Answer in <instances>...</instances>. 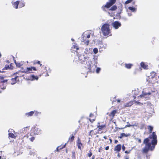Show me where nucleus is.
<instances>
[{
    "instance_id": "58836bf2",
    "label": "nucleus",
    "mask_w": 159,
    "mask_h": 159,
    "mask_svg": "<svg viewBox=\"0 0 159 159\" xmlns=\"http://www.w3.org/2000/svg\"><path fill=\"white\" fill-rule=\"evenodd\" d=\"M122 149L123 151H125V146H124V145H123V146H122Z\"/></svg>"
},
{
    "instance_id": "bf43d9fd",
    "label": "nucleus",
    "mask_w": 159,
    "mask_h": 159,
    "mask_svg": "<svg viewBox=\"0 0 159 159\" xmlns=\"http://www.w3.org/2000/svg\"><path fill=\"white\" fill-rule=\"evenodd\" d=\"M92 159H94V156H93L92 157Z\"/></svg>"
},
{
    "instance_id": "49530a36",
    "label": "nucleus",
    "mask_w": 159,
    "mask_h": 159,
    "mask_svg": "<svg viewBox=\"0 0 159 159\" xmlns=\"http://www.w3.org/2000/svg\"><path fill=\"white\" fill-rule=\"evenodd\" d=\"M9 66H6L4 68V69H8V67Z\"/></svg>"
},
{
    "instance_id": "ea45409f",
    "label": "nucleus",
    "mask_w": 159,
    "mask_h": 159,
    "mask_svg": "<svg viewBox=\"0 0 159 159\" xmlns=\"http://www.w3.org/2000/svg\"><path fill=\"white\" fill-rule=\"evenodd\" d=\"M74 48H75L76 50H78L79 49V48L76 46H74L73 47Z\"/></svg>"
},
{
    "instance_id": "864d4df0",
    "label": "nucleus",
    "mask_w": 159,
    "mask_h": 159,
    "mask_svg": "<svg viewBox=\"0 0 159 159\" xmlns=\"http://www.w3.org/2000/svg\"><path fill=\"white\" fill-rule=\"evenodd\" d=\"M40 61H38L37 62V63H38V64H40V66H41L42 65V64H40Z\"/></svg>"
},
{
    "instance_id": "423d86ee",
    "label": "nucleus",
    "mask_w": 159,
    "mask_h": 159,
    "mask_svg": "<svg viewBox=\"0 0 159 159\" xmlns=\"http://www.w3.org/2000/svg\"><path fill=\"white\" fill-rule=\"evenodd\" d=\"M113 27L116 29H117L121 26V24L118 21H115L112 24Z\"/></svg>"
},
{
    "instance_id": "4c0bfd02",
    "label": "nucleus",
    "mask_w": 159,
    "mask_h": 159,
    "mask_svg": "<svg viewBox=\"0 0 159 159\" xmlns=\"http://www.w3.org/2000/svg\"><path fill=\"white\" fill-rule=\"evenodd\" d=\"M34 137H32L30 138V140L31 141H33L34 140Z\"/></svg>"
},
{
    "instance_id": "393cba45",
    "label": "nucleus",
    "mask_w": 159,
    "mask_h": 159,
    "mask_svg": "<svg viewBox=\"0 0 159 159\" xmlns=\"http://www.w3.org/2000/svg\"><path fill=\"white\" fill-rule=\"evenodd\" d=\"M117 9V7L115 6H113L110 9L111 10L114 11L115 10Z\"/></svg>"
},
{
    "instance_id": "c85d7f7f",
    "label": "nucleus",
    "mask_w": 159,
    "mask_h": 159,
    "mask_svg": "<svg viewBox=\"0 0 159 159\" xmlns=\"http://www.w3.org/2000/svg\"><path fill=\"white\" fill-rule=\"evenodd\" d=\"M82 144L81 143L78 144L77 146H78V148L81 149V146H82Z\"/></svg>"
},
{
    "instance_id": "09e8293b",
    "label": "nucleus",
    "mask_w": 159,
    "mask_h": 159,
    "mask_svg": "<svg viewBox=\"0 0 159 159\" xmlns=\"http://www.w3.org/2000/svg\"><path fill=\"white\" fill-rule=\"evenodd\" d=\"M90 34H88L87 36V38H89L90 37Z\"/></svg>"
},
{
    "instance_id": "7c9ffc66",
    "label": "nucleus",
    "mask_w": 159,
    "mask_h": 159,
    "mask_svg": "<svg viewBox=\"0 0 159 159\" xmlns=\"http://www.w3.org/2000/svg\"><path fill=\"white\" fill-rule=\"evenodd\" d=\"M29 153L30 155H33V156H34L35 152H34L30 151Z\"/></svg>"
},
{
    "instance_id": "f03ea898",
    "label": "nucleus",
    "mask_w": 159,
    "mask_h": 159,
    "mask_svg": "<svg viewBox=\"0 0 159 159\" xmlns=\"http://www.w3.org/2000/svg\"><path fill=\"white\" fill-rule=\"evenodd\" d=\"M110 25L108 24H104L101 27V30L103 35L105 36H111V30L110 28Z\"/></svg>"
},
{
    "instance_id": "f3484780",
    "label": "nucleus",
    "mask_w": 159,
    "mask_h": 159,
    "mask_svg": "<svg viewBox=\"0 0 159 159\" xmlns=\"http://www.w3.org/2000/svg\"><path fill=\"white\" fill-rule=\"evenodd\" d=\"M117 111L116 110H114L112 111L110 114V116H111L113 117L116 113Z\"/></svg>"
},
{
    "instance_id": "69168bd1",
    "label": "nucleus",
    "mask_w": 159,
    "mask_h": 159,
    "mask_svg": "<svg viewBox=\"0 0 159 159\" xmlns=\"http://www.w3.org/2000/svg\"><path fill=\"white\" fill-rule=\"evenodd\" d=\"M95 120V119H93V121H92V122H93V121H94V120Z\"/></svg>"
},
{
    "instance_id": "c9c22d12",
    "label": "nucleus",
    "mask_w": 159,
    "mask_h": 159,
    "mask_svg": "<svg viewBox=\"0 0 159 159\" xmlns=\"http://www.w3.org/2000/svg\"><path fill=\"white\" fill-rule=\"evenodd\" d=\"M81 142L80 139L78 138V140L77 142V144H78L79 143H81Z\"/></svg>"
},
{
    "instance_id": "338daca9",
    "label": "nucleus",
    "mask_w": 159,
    "mask_h": 159,
    "mask_svg": "<svg viewBox=\"0 0 159 159\" xmlns=\"http://www.w3.org/2000/svg\"><path fill=\"white\" fill-rule=\"evenodd\" d=\"M152 91V92H153H153H155V91Z\"/></svg>"
},
{
    "instance_id": "c03bdc74",
    "label": "nucleus",
    "mask_w": 159,
    "mask_h": 159,
    "mask_svg": "<svg viewBox=\"0 0 159 159\" xmlns=\"http://www.w3.org/2000/svg\"><path fill=\"white\" fill-rule=\"evenodd\" d=\"M130 152V151H125V152L126 153H127V154H128Z\"/></svg>"
},
{
    "instance_id": "b1692460",
    "label": "nucleus",
    "mask_w": 159,
    "mask_h": 159,
    "mask_svg": "<svg viewBox=\"0 0 159 159\" xmlns=\"http://www.w3.org/2000/svg\"><path fill=\"white\" fill-rule=\"evenodd\" d=\"M148 129L149 130L150 132L151 133L153 129V127L151 126H149L148 127Z\"/></svg>"
},
{
    "instance_id": "a18cd8bd",
    "label": "nucleus",
    "mask_w": 159,
    "mask_h": 159,
    "mask_svg": "<svg viewBox=\"0 0 159 159\" xmlns=\"http://www.w3.org/2000/svg\"><path fill=\"white\" fill-rule=\"evenodd\" d=\"M7 81V80H4L3 81H2V82L3 83L6 82Z\"/></svg>"
},
{
    "instance_id": "e2e57ef3",
    "label": "nucleus",
    "mask_w": 159,
    "mask_h": 159,
    "mask_svg": "<svg viewBox=\"0 0 159 159\" xmlns=\"http://www.w3.org/2000/svg\"><path fill=\"white\" fill-rule=\"evenodd\" d=\"M71 40H72V41H74V40L73 39H71Z\"/></svg>"
},
{
    "instance_id": "a211bd4d",
    "label": "nucleus",
    "mask_w": 159,
    "mask_h": 159,
    "mask_svg": "<svg viewBox=\"0 0 159 159\" xmlns=\"http://www.w3.org/2000/svg\"><path fill=\"white\" fill-rule=\"evenodd\" d=\"M132 65V64H125V67L127 68L130 69L131 68Z\"/></svg>"
},
{
    "instance_id": "5fc2aeb1",
    "label": "nucleus",
    "mask_w": 159,
    "mask_h": 159,
    "mask_svg": "<svg viewBox=\"0 0 159 159\" xmlns=\"http://www.w3.org/2000/svg\"><path fill=\"white\" fill-rule=\"evenodd\" d=\"M6 89V86L3 87L2 88V89Z\"/></svg>"
},
{
    "instance_id": "6ab92c4d",
    "label": "nucleus",
    "mask_w": 159,
    "mask_h": 159,
    "mask_svg": "<svg viewBox=\"0 0 159 159\" xmlns=\"http://www.w3.org/2000/svg\"><path fill=\"white\" fill-rule=\"evenodd\" d=\"M105 127V125H99V126H98V130L99 131H100L101 130L102 128H104Z\"/></svg>"
},
{
    "instance_id": "6e6552de",
    "label": "nucleus",
    "mask_w": 159,
    "mask_h": 159,
    "mask_svg": "<svg viewBox=\"0 0 159 159\" xmlns=\"http://www.w3.org/2000/svg\"><path fill=\"white\" fill-rule=\"evenodd\" d=\"M18 77V76H16L14 78H12L11 79L10 83L11 84L13 85L15 84L17 82V79Z\"/></svg>"
},
{
    "instance_id": "e433bc0d",
    "label": "nucleus",
    "mask_w": 159,
    "mask_h": 159,
    "mask_svg": "<svg viewBox=\"0 0 159 159\" xmlns=\"http://www.w3.org/2000/svg\"><path fill=\"white\" fill-rule=\"evenodd\" d=\"M92 155V153L91 152H90V153L88 154V156L89 157H91V156Z\"/></svg>"
},
{
    "instance_id": "ddd939ff",
    "label": "nucleus",
    "mask_w": 159,
    "mask_h": 159,
    "mask_svg": "<svg viewBox=\"0 0 159 159\" xmlns=\"http://www.w3.org/2000/svg\"><path fill=\"white\" fill-rule=\"evenodd\" d=\"M30 80H38V77L37 76H35L34 75H31L30 77Z\"/></svg>"
},
{
    "instance_id": "bb28decb",
    "label": "nucleus",
    "mask_w": 159,
    "mask_h": 159,
    "mask_svg": "<svg viewBox=\"0 0 159 159\" xmlns=\"http://www.w3.org/2000/svg\"><path fill=\"white\" fill-rule=\"evenodd\" d=\"M134 126H136V124H134L133 125H126L125 126V127H134Z\"/></svg>"
},
{
    "instance_id": "3c124183",
    "label": "nucleus",
    "mask_w": 159,
    "mask_h": 159,
    "mask_svg": "<svg viewBox=\"0 0 159 159\" xmlns=\"http://www.w3.org/2000/svg\"><path fill=\"white\" fill-rule=\"evenodd\" d=\"M118 142V140H115V143H117Z\"/></svg>"
},
{
    "instance_id": "0e129e2a",
    "label": "nucleus",
    "mask_w": 159,
    "mask_h": 159,
    "mask_svg": "<svg viewBox=\"0 0 159 159\" xmlns=\"http://www.w3.org/2000/svg\"><path fill=\"white\" fill-rule=\"evenodd\" d=\"M88 49H87V48H86V49H85V50H86L87 52H88Z\"/></svg>"
},
{
    "instance_id": "c756f323",
    "label": "nucleus",
    "mask_w": 159,
    "mask_h": 159,
    "mask_svg": "<svg viewBox=\"0 0 159 159\" xmlns=\"http://www.w3.org/2000/svg\"><path fill=\"white\" fill-rule=\"evenodd\" d=\"M121 137H127L128 136V135H126L125 133H122L121 134Z\"/></svg>"
},
{
    "instance_id": "9d476101",
    "label": "nucleus",
    "mask_w": 159,
    "mask_h": 159,
    "mask_svg": "<svg viewBox=\"0 0 159 159\" xmlns=\"http://www.w3.org/2000/svg\"><path fill=\"white\" fill-rule=\"evenodd\" d=\"M86 61L87 65V67L89 70H90L91 68V62L90 60H88V59H87V61Z\"/></svg>"
},
{
    "instance_id": "2f4dec72",
    "label": "nucleus",
    "mask_w": 159,
    "mask_h": 159,
    "mask_svg": "<svg viewBox=\"0 0 159 159\" xmlns=\"http://www.w3.org/2000/svg\"><path fill=\"white\" fill-rule=\"evenodd\" d=\"M132 0H128L125 2V4H128L130 3L131 2H132Z\"/></svg>"
},
{
    "instance_id": "1a4fd4ad",
    "label": "nucleus",
    "mask_w": 159,
    "mask_h": 159,
    "mask_svg": "<svg viewBox=\"0 0 159 159\" xmlns=\"http://www.w3.org/2000/svg\"><path fill=\"white\" fill-rule=\"evenodd\" d=\"M34 113H35V114L36 115H38V114H40V113L39 112H37V111H30V112H29V113H26V116H32Z\"/></svg>"
},
{
    "instance_id": "37998d69",
    "label": "nucleus",
    "mask_w": 159,
    "mask_h": 159,
    "mask_svg": "<svg viewBox=\"0 0 159 159\" xmlns=\"http://www.w3.org/2000/svg\"><path fill=\"white\" fill-rule=\"evenodd\" d=\"M109 146H107L105 148V149L106 150H108L109 149Z\"/></svg>"
},
{
    "instance_id": "5701e85b",
    "label": "nucleus",
    "mask_w": 159,
    "mask_h": 159,
    "mask_svg": "<svg viewBox=\"0 0 159 159\" xmlns=\"http://www.w3.org/2000/svg\"><path fill=\"white\" fill-rule=\"evenodd\" d=\"M72 158L73 159H75V153L74 151L72 152Z\"/></svg>"
},
{
    "instance_id": "4be33fe9",
    "label": "nucleus",
    "mask_w": 159,
    "mask_h": 159,
    "mask_svg": "<svg viewBox=\"0 0 159 159\" xmlns=\"http://www.w3.org/2000/svg\"><path fill=\"white\" fill-rule=\"evenodd\" d=\"M9 136L10 137L12 138H15V135L11 133H9Z\"/></svg>"
},
{
    "instance_id": "412c9836",
    "label": "nucleus",
    "mask_w": 159,
    "mask_h": 159,
    "mask_svg": "<svg viewBox=\"0 0 159 159\" xmlns=\"http://www.w3.org/2000/svg\"><path fill=\"white\" fill-rule=\"evenodd\" d=\"M93 52L95 54H97L98 52V50L97 48H95L93 49Z\"/></svg>"
},
{
    "instance_id": "20e7f679",
    "label": "nucleus",
    "mask_w": 159,
    "mask_h": 159,
    "mask_svg": "<svg viewBox=\"0 0 159 159\" xmlns=\"http://www.w3.org/2000/svg\"><path fill=\"white\" fill-rule=\"evenodd\" d=\"M151 94V93L150 92L146 93L143 91L142 94L140 95V97L142 99H144V98L147 99L149 98V96Z\"/></svg>"
},
{
    "instance_id": "de8ad7c7",
    "label": "nucleus",
    "mask_w": 159,
    "mask_h": 159,
    "mask_svg": "<svg viewBox=\"0 0 159 159\" xmlns=\"http://www.w3.org/2000/svg\"><path fill=\"white\" fill-rule=\"evenodd\" d=\"M125 159H129V157L127 156L125 157Z\"/></svg>"
},
{
    "instance_id": "aec40b11",
    "label": "nucleus",
    "mask_w": 159,
    "mask_h": 159,
    "mask_svg": "<svg viewBox=\"0 0 159 159\" xmlns=\"http://www.w3.org/2000/svg\"><path fill=\"white\" fill-rule=\"evenodd\" d=\"M128 8L129 10L132 11L133 12H135L136 11L135 8L132 7H129Z\"/></svg>"
},
{
    "instance_id": "9b49d317",
    "label": "nucleus",
    "mask_w": 159,
    "mask_h": 159,
    "mask_svg": "<svg viewBox=\"0 0 159 159\" xmlns=\"http://www.w3.org/2000/svg\"><path fill=\"white\" fill-rule=\"evenodd\" d=\"M121 148V145L120 144H118L114 148V150L117 151H118V152H119Z\"/></svg>"
},
{
    "instance_id": "2eb2a0df",
    "label": "nucleus",
    "mask_w": 159,
    "mask_h": 159,
    "mask_svg": "<svg viewBox=\"0 0 159 159\" xmlns=\"http://www.w3.org/2000/svg\"><path fill=\"white\" fill-rule=\"evenodd\" d=\"M41 130L39 129H35L34 131V134H40Z\"/></svg>"
},
{
    "instance_id": "603ef678",
    "label": "nucleus",
    "mask_w": 159,
    "mask_h": 159,
    "mask_svg": "<svg viewBox=\"0 0 159 159\" xmlns=\"http://www.w3.org/2000/svg\"><path fill=\"white\" fill-rule=\"evenodd\" d=\"M117 156H118V157H120V153H118V155H117Z\"/></svg>"
},
{
    "instance_id": "72a5a7b5",
    "label": "nucleus",
    "mask_w": 159,
    "mask_h": 159,
    "mask_svg": "<svg viewBox=\"0 0 159 159\" xmlns=\"http://www.w3.org/2000/svg\"><path fill=\"white\" fill-rule=\"evenodd\" d=\"M134 102H135V103H136L137 104H138V105H140V104H143L141 103L140 102H139L136 101H134Z\"/></svg>"
},
{
    "instance_id": "0eeeda50",
    "label": "nucleus",
    "mask_w": 159,
    "mask_h": 159,
    "mask_svg": "<svg viewBox=\"0 0 159 159\" xmlns=\"http://www.w3.org/2000/svg\"><path fill=\"white\" fill-rule=\"evenodd\" d=\"M110 2H107L105 6V7L107 8L110 7L113 5L116 2V0H110Z\"/></svg>"
},
{
    "instance_id": "052dcab7",
    "label": "nucleus",
    "mask_w": 159,
    "mask_h": 159,
    "mask_svg": "<svg viewBox=\"0 0 159 159\" xmlns=\"http://www.w3.org/2000/svg\"><path fill=\"white\" fill-rule=\"evenodd\" d=\"M92 115H93L92 114H90V116L91 117Z\"/></svg>"
},
{
    "instance_id": "7ed1b4c3",
    "label": "nucleus",
    "mask_w": 159,
    "mask_h": 159,
    "mask_svg": "<svg viewBox=\"0 0 159 159\" xmlns=\"http://www.w3.org/2000/svg\"><path fill=\"white\" fill-rule=\"evenodd\" d=\"M36 69L34 67H27L26 69L22 71L23 73L26 74H29L32 72L33 70H36Z\"/></svg>"
},
{
    "instance_id": "13d9d810",
    "label": "nucleus",
    "mask_w": 159,
    "mask_h": 159,
    "mask_svg": "<svg viewBox=\"0 0 159 159\" xmlns=\"http://www.w3.org/2000/svg\"><path fill=\"white\" fill-rule=\"evenodd\" d=\"M131 104H130V105L128 104V105H126V106H127V107L130 106H131Z\"/></svg>"
},
{
    "instance_id": "680f3d73",
    "label": "nucleus",
    "mask_w": 159,
    "mask_h": 159,
    "mask_svg": "<svg viewBox=\"0 0 159 159\" xmlns=\"http://www.w3.org/2000/svg\"><path fill=\"white\" fill-rule=\"evenodd\" d=\"M128 15H129V16H131V14H129V13H128Z\"/></svg>"
},
{
    "instance_id": "a19ab883",
    "label": "nucleus",
    "mask_w": 159,
    "mask_h": 159,
    "mask_svg": "<svg viewBox=\"0 0 159 159\" xmlns=\"http://www.w3.org/2000/svg\"><path fill=\"white\" fill-rule=\"evenodd\" d=\"M137 139L138 140V142L139 143H141V140L140 139Z\"/></svg>"
},
{
    "instance_id": "4468645a",
    "label": "nucleus",
    "mask_w": 159,
    "mask_h": 159,
    "mask_svg": "<svg viewBox=\"0 0 159 159\" xmlns=\"http://www.w3.org/2000/svg\"><path fill=\"white\" fill-rule=\"evenodd\" d=\"M19 5V1H16L15 2H14L13 4V6L14 7H15L16 9L18 8V5Z\"/></svg>"
},
{
    "instance_id": "8fccbe9b",
    "label": "nucleus",
    "mask_w": 159,
    "mask_h": 159,
    "mask_svg": "<svg viewBox=\"0 0 159 159\" xmlns=\"http://www.w3.org/2000/svg\"><path fill=\"white\" fill-rule=\"evenodd\" d=\"M4 79V77L3 76H0V79Z\"/></svg>"
},
{
    "instance_id": "4d7b16f0",
    "label": "nucleus",
    "mask_w": 159,
    "mask_h": 159,
    "mask_svg": "<svg viewBox=\"0 0 159 159\" xmlns=\"http://www.w3.org/2000/svg\"><path fill=\"white\" fill-rule=\"evenodd\" d=\"M117 102H120V100H119V99H118V100H117Z\"/></svg>"
},
{
    "instance_id": "473e14b6",
    "label": "nucleus",
    "mask_w": 159,
    "mask_h": 159,
    "mask_svg": "<svg viewBox=\"0 0 159 159\" xmlns=\"http://www.w3.org/2000/svg\"><path fill=\"white\" fill-rule=\"evenodd\" d=\"M101 70V69L100 68H97L96 69V72L97 73H98Z\"/></svg>"
},
{
    "instance_id": "79ce46f5",
    "label": "nucleus",
    "mask_w": 159,
    "mask_h": 159,
    "mask_svg": "<svg viewBox=\"0 0 159 159\" xmlns=\"http://www.w3.org/2000/svg\"><path fill=\"white\" fill-rule=\"evenodd\" d=\"M66 143L63 146L62 148H60V149H61L62 148H65V147L66 145Z\"/></svg>"
},
{
    "instance_id": "dca6fc26",
    "label": "nucleus",
    "mask_w": 159,
    "mask_h": 159,
    "mask_svg": "<svg viewBox=\"0 0 159 159\" xmlns=\"http://www.w3.org/2000/svg\"><path fill=\"white\" fill-rule=\"evenodd\" d=\"M25 4L24 2L23 1H21L20 3L19 2V8H21V7H24Z\"/></svg>"
},
{
    "instance_id": "cd10ccee",
    "label": "nucleus",
    "mask_w": 159,
    "mask_h": 159,
    "mask_svg": "<svg viewBox=\"0 0 159 159\" xmlns=\"http://www.w3.org/2000/svg\"><path fill=\"white\" fill-rule=\"evenodd\" d=\"M74 137L73 135H72L71 137L69 138V139L71 140V141L72 142L74 139Z\"/></svg>"
},
{
    "instance_id": "a878e982",
    "label": "nucleus",
    "mask_w": 159,
    "mask_h": 159,
    "mask_svg": "<svg viewBox=\"0 0 159 159\" xmlns=\"http://www.w3.org/2000/svg\"><path fill=\"white\" fill-rule=\"evenodd\" d=\"M15 64H16V66H18L19 67H20V66H22V64H21L20 63H16V61H15Z\"/></svg>"
},
{
    "instance_id": "f257e3e1",
    "label": "nucleus",
    "mask_w": 159,
    "mask_h": 159,
    "mask_svg": "<svg viewBox=\"0 0 159 159\" xmlns=\"http://www.w3.org/2000/svg\"><path fill=\"white\" fill-rule=\"evenodd\" d=\"M149 138L152 139V144L150 142H149V140L148 138L145 139L143 142V143L145 144V147L143 150V152L147 153L149 150H153L155 148V145L157 144V135L154 132H153L151 135H150Z\"/></svg>"
},
{
    "instance_id": "f8f14e48",
    "label": "nucleus",
    "mask_w": 159,
    "mask_h": 159,
    "mask_svg": "<svg viewBox=\"0 0 159 159\" xmlns=\"http://www.w3.org/2000/svg\"><path fill=\"white\" fill-rule=\"evenodd\" d=\"M141 66L144 69H148V66L144 64L143 62H142L140 64Z\"/></svg>"
},
{
    "instance_id": "6e6d98bb",
    "label": "nucleus",
    "mask_w": 159,
    "mask_h": 159,
    "mask_svg": "<svg viewBox=\"0 0 159 159\" xmlns=\"http://www.w3.org/2000/svg\"><path fill=\"white\" fill-rule=\"evenodd\" d=\"M59 147H57V151H59Z\"/></svg>"
},
{
    "instance_id": "39448f33",
    "label": "nucleus",
    "mask_w": 159,
    "mask_h": 159,
    "mask_svg": "<svg viewBox=\"0 0 159 159\" xmlns=\"http://www.w3.org/2000/svg\"><path fill=\"white\" fill-rule=\"evenodd\" d=\"M78 58L79 60L82 61L81 62L83 64L84 63L82 62V61L84 63L85 61H87L88 57L86 56H85L84 55H81L79 56Z\"/></svg>"
},
{
    "instance_id": "f704fd0d",
    "label": "nucleus",
    "mask_w": 159,
    "mask_h": 159,
    "mask_svg": "<svg viewBox=\"0 0 159 159\" xmlns=\"http://www.w3.org/2000/svg\"><path fill=\"white\" fill-rule=\"evenodd\" d=\"M84 43H85V44L86 45H88L89 44V41L88 40H86L85 42H84Z\"/></svg>"
},
{
    "instance_id": "774afa93",
    "label": "nucleus",
    "mask_w": 159,
    "mask_h": 159,
    "mask_svg": "<svg viewBox=\"0 0 159 159\" xmlns=\"http://www.w3.org/2000/svg\"><path fill=\"white\" fill-rule=\"evenodd\" d=\"M106 136H104V138H105V139H106Z\"/></svg>"
}]
</instances>
